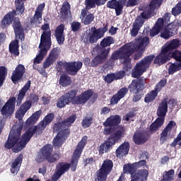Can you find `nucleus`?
Returning <instances> with one entry per match:
<instances>
[{"instance_id":"f257e3e1","label":"nucleus","mask_w":181,"mask_h":181,"mask_svg":"<svg viewBox=\"0 0 181 181\" xmlns=\"http://www.w3.org/2000/svg\"><path fill=\"white\" fill-rule=\"evenodd\" d=\"M31 107L32 102L27 100L23 103L16 112V118L18 121H21V122L19 124L13 126L8 139L4 145L6 149H12L13 152L15 153L21 152V151L26 146L28 142L30 141V138L33 136V134H35L37 129L36 126H33L28 129L21 138V134L23 128V121H22V119H23L25 115L30 110Z\"/></svg>"},{"instance_id":"f03ea898","label":"nucleus","mask_w":181,"mask_h":181,"mask_svg":"<svg viewBox=\"0 0 181 181\" xmlns=\"http://www.w3.org/2000/svg\"><path fill=\"white\" fill-rule=\"evenodd\" d=\"M180 42L178 40H173L168 42L162 49L161 53L155 59L154 63L156 64H163L172 57L178 62L171 64L168 68V74H175L176 71L181 70V52L175 50L180 46Z\"/></svg>"},{"instance_id":"7ed1b4c3","label":"nucleus","mask_w":181,"mask_h":181,"mask_svg":"<svg viewBox=\"0 0 181 181\" xmlns=\"http://www.w3.org/2000/svg\"><path fill=\"white\" fill-rule=\"evenodd\" d=\"M77 92L76 90H71V92L66 93L64 95L62 96L57 103V107L58 108H63L66 107L70 101L72 104H85L93 95L92 90H86L83 92L78 96H76Z\"/></svg>"},{"instance_id":"20e7f679","label":"nucleus","mask_w":181,"mask_h":181,"mask_svg":"<svg viewBox=\"0 0 181 181\" xmlns=\"http://www.w3.org/2000/svg\"><path fill=\"white\" fill-rule=\"evenodd\" d=\"M175 105L176 101L175 99H171L169 100L168 98H165L161 102L157 110V115L159 117L151 124V132L154 134V132L158 131V129H159V128L163 125V123L165 122V116L166 115V112H168V107H169V108H173V107Z\"/></svg>"},{"instance_id":"39448f33","label":"nucleus","mask_w":181,"mask_h":181,"mask_svg":"<svg viewBox=\"0 0 181 181\" xmlns=\"http://www.w3.org/2000/svg\"><path fill=\"white\" fill-rule=\"evenodd\" d=\"M74 121H76V115H72L64 122L54 126V131H59L52 141L54 147L60 148V146L63 145V142L66 141V136H67V134H69L67 128H69Z\"/></svg>"},{"instance_id":"423d86ee","label":"nucleus","mask_w":181,"mask_h":181,"mask_svg":"<svg viewBox=\"0 0 181 181\" xmlns=\"http://www.w3.org/2000/svg\"><path fill=\"white\" fill-rule=\"evenodd\" d=\"M163 0H152L150 3V10L146 12L144 11L141 13V16H139L134 25L133 28L131 31L132 36H136L138 35V32H139V29H141V26L144 25L145 22V19H148V18H151L152 15V11L153 9H156V8H159L160 5H162V2Z\"/></svg>"},{"instance_id":"0eeeda50","label":"nucleus","mask_w":181,"mask_h":181,"mask_svg":"<svg viewBox=\"0 0 181 181\" xmlns=\"http://www.w3.org/2000/svg\"><path fill=\"white\" fill-rule=\"evenodd\" d=\"M125 134V130L122 127H119L116 129L115 132L110 136V137L102 144L99 148V153L101 155L107 153L112 148L113 145H115V143L118 139L122 138Z\"/></svg>"},{"instance_id":"6e6552de","label":"nucleus","mask_w":181,"mask_h":181,"mask_svg":"<svg viewBox=\"0 0 181 181\" xmlns=\"http://www.w3.org/2000/svg\"><path fill=\"white\" fill-rule=\"evenodd\" d=\"M114 43V38L112 37H107L103 40L100 42L102 48L100 49V54L95 57L92 62L91 66H97V64H100V63H103L107 57H108V53H110V49H105L107 46L112 45Z\"/></svg>"},{"instance_id":"1a4fd4ad","label":"nucleus","mask_w":181,"mask_h":181,"mask_svg":"<svg viewBox=\"0 0 181 181\" xmlns=\"http://www.w3.org/2000/svg\"><path fill=\"white\" fill-rule=\"evenodd\" d=\"M108 30L107 27L102 28H95L92 27L90 29L86 30L83 36V42L85 43H95L99 39L104 36V33Z\"/></svg>"},{"instance_id":"9d476101","label":"nucleus","mask_w":181,"mask_h":181,"mask_svg":"<svg viewBox=\"0 0 181 181\" xmlns=\"http://www.w3.org/2000/svg\"><path fill=\"white\" fill-rule=\"evenodd\" d=\"M136 164H126L124 166V173H129L132 176V175H134L136 177L137 181H146L148 180V176H149V172L148 170H141L137 173H135L136 170V168H135Z\"/></svg>"},{"instance_id":"9b49d317","label":"nucleus","mask_w":181,"mask_h":181,"mask_svg":"<svg viewBox=\"0 0 181 181\" xmlns=\"http://www.w3.org/2000/svg\"><path fill=\"white\" fill-rule=\"evenodd\" d=\"M153 60V56H148L146 57L144 60H141L135 66L132 74V77H134V78H136L137 77H139V76L142 75L144 71H146V69L149 67V64L152 63Z\"/></svg>"},{"instance_id":"f8f14e48","label":"nucleus","mask_w":181,"mask_h":181,"mask_svg":"<svg viewBox=\"0 0 181 181\" xmlns=\"http://www.w3.org/2000/svg\"><path fill=\"white\" fill-rule=\"evenodd\" d=\"M86 144H87V136H83L81 141L78 143L77 148H76L71 161V170H76L77 168V161L80 158V155H81V152H83V149L84 146H86Z\"/></svg>"},{"instance_id":"ddd939ff","label":"nucleus","mask_w":181,"mask_h":181,"mask_svg":"<svg viewBox=\"0 0 181 181\" xmlns=\"http://www.w3.org/2000/svg\"><path fill=\"white\" fill-rule=\"evenodd\" d=\"M112 170V161L105 160L103 161L101 168L98 171V180L105 181L107 180V175Z\"/></svg>"},{"instance_id":"4468645a","label":"nucleus","mask_w":181,"mask_h":181,"mask_svg":"<svg viewBox=\"0 0 181 181\" xmlns=\"http://www.w3.org/2000/svg\"><path fill=\"white\" fill-rule=\"evenodd\" d=\"M121 122V118L119 116H111L107 118L105 122L104 123L105 129L104 134L105 135H110L114 132V128H115V125H118Z\"/></svg>"},{"instance_id":"2eb2a0df","label":"nucleus","mask_w":181,"mask_h":181,"mask_svg":"<svg viewBox=\"0 0 181 181\" xmlns=\"http://www.w3.org/2000/svg\"><path fill=\"white\" fill-rule=\"evenodd\" d=\"M16 104V98L15 97L10 98L1 110V115H4L6 118L11 117L15 112Z\"/></svg>"},{"instance_id":"dca6fc26","label":"nucleus","mask_w":181,"mask_h":181,"mask_svg":"<svg viewBox=\"0 0 181 181\" xmlns=\"http://www.w3.org/2000/svg\"><path fill=\"white\" fill-rule=\"evenodd\" d=\"M43 33L41 35L40 43L45 45L47 49H50L52 46V32L50 31V26L49 24H44L42 28Z\"/></svg>"},{"instance_id":"f3484780","label":"nucleus","mask_w":181,"mask_h":181,"mask_svg":"<svg viewBox=\"0 0 181 181\" xmlns=\"http://www.w3.org/2000/svg\"><path fill=\"white\" fill-rule=\"evenodd\" d=\"M135 50H136V47H135V44L134 43L127 44L123 47L122 52L124 53L125 56H123L122 59L124 60L123 63L124 66L131 62L129 56L130 54H132Z\"/></svg>"},{"instance_id":"a211bd4d","label":"nucleus","mask_w":181,"mask_h":181,"mask_svg":"<svg viewBox=\"0 0 181 181\" xmlns=\"http://www.w3.org/2000/svg\"><path fill=\"white\" fill-rule=\"evenodd\" d=\"M70 169V165L68 163H61L57 164V170L52 176V181H57L60 179L62 175L64 174L65 172H67Z\"/></svg>"},{"instance_id":"6ab92c4d","label":"nucleus","mask_w":181,"mask_h":181,"mask_svg":"<svg viewBox=\"0 0 181 181\" xmlns=\"http://www.w3.org/2000/svg\"><path fill=\"white\" fill-rule=\"evenodd\" d=\"M23 74H25V66L22 64H18L11 75L13 83H14V84L18 83L22 77H23Z\"/></svg>"},{"instance_id":"aec40b11","label":"nucleus","mask_w":181,"mask_h":181,"mask_svg":"<svg viewBox=\"0 0 181 181\" xmlns=\"http://www.w3.org/2000/svg\"><path fill=\"white\" fill-rule=\"evenodd\" d=\"M43 153H45L46 156L47 160H48L50 163H53V162H56L60 158L59 154L57 153H52V145L48 144L43 147Z\"/></svg>"},{"instance_id":"412c9836","label":"nucleus","mask_w":181,"mask_h":181,"mask_svg":"<svg viewBox=\"0 0 181 181\" xmlns=\"http://www.w3.org/2000/svg\"><path fill=\"white\" fill-rule=\"evenodd\" d=\"M23 159V156L20 154L14 160L11 162V173L12 175H18L21 166H22V160Z\"/></svg>"},{"instance_id":"4be33fe9","label":"nucleus","mask_w":181,"mask_h":181,"mask_svg":"<svg viewBox=\"0 0 181 181\" xmlns=\"http://www.w3.org/2000/svg\"><path fill=\"white\" fill-rule=\"evenodd\" d=\"M145 83L144 81H141L139 79L134 80L132 83L129 86V88L131 93H134V94H137L139 93L141 90H144V86Z\"/></svg>"},{"instance_id":"5701e85b","label":"nucleus","mask_w":181,"mask_h":181,"mask_svg":"<svg viewBox=\"0 0 181 181\" xmlns=\"http://www.w3.org/2000/svg\"><path fill=\"white\" fill-rule=\"evenodd\" d=\"M43 9H45V3L40 4L37 7L34 17L31 20V23H35V25H40V22H42V15Z\"/></svg>"},{"instance_id":"b1692460","label":"nucleus","mask_w":181,"mask_h":181,"mask_svg":"<svg viewBox=\"0 0 181 181\" xmlns=\"http://www.w3.org/2000/svg\"><path fill=\"white\" fill-rule=\"evenodd\" d=\"M81 67H83V63L80 62H71L66 64V70L68 71L69 74H72V76L77 74V71H78Z\"/></svg>"},{"instance_id":"393cba45","label":"nucleus","mask_w":181,"mask_h":181,"mask_svg":"<svg viewBox=\"0 0 181 181\" xmlns=\"http://www.w3.org/2000/svg\"><path fill=\"white\" fill-rule=\"evenodd\" d=\"M39 49L40 51L34 60L35 64H39V63L43 60L45 56L47 54V50H49L50 48H47L45 44L40 43Z\"/></svg>"},{"instance_id":"a878e982","label":"nucleus","mask_w":181,"mask_h":181,"mask_svg":"<svg viewBox=\"0 0 181 181\" xmlns=\"http://www.w3.org/2000/svg\"><path fill=\"white\" fill-rule=\"evenodd\" d=\"M13 26L16 33V39H21V40H23V28H22V26L21 25V21H19V18H15Z\"/></svg>"},{"instance_id":"bb28decb","label":"nucleus","mask_w":181,"mask_h":181,"mask_svg":"<svg viewBox=\"0 0 181 181\" xmlns=\"http://www.w3.org/2000/svg\"><path fill=\"white\" fill-rule=\"evenodd\" d=\"M127 93H128V88H123L120 89L118 93L112 96L110 100V104H112V105L118 104V101H119V100H121L122 98H124Z\"/></svg>"},{"instance_id":"cd10ccee","label":"nucleus","mask_w":181,"mask_h":181,"mask_svg":"<svg viewBox=\"0 0 181 181\" xmlns=\"http://www.w3.org/2000/svg\"><path fill=\"white\" fill-rule=\"evenodd\" d=\"M107 8H111V9H115L117 15L119 16L121 13H122V8H124V4H121L117 0H112L107 2Z\"/></svg>"},{"instance_id":"c85d7f7f","label":"nucleus","mask_w":181,"mask_h":181,"mask_svg":"<svg viewBox=\"0 0 181 181\" xmlns=\"http://www.w3.org/2000/svg\"><path fill=\"white\" fill-rule=\"evenodd\" d=\"M128 152H129V143L124 142L116 150V156L117 158H122V156L128 155Z\"/></svg>"},{"instance_id":"c756f323","label":"nucleus","mask_w":181,"mask_h":181,"mask_svg":"<svg viewBox=\"0 0 181 181\" xmlns=\"http://www.w3.org/2000/svg\"><path fill=\"white\" fill-rule=\"evenodd\" d=\"M30 88V81H28L25 85L21 89L17 98V105H21L22 104V101L25 98L26 95V93Z\"/></svg>"},{"instance_id":"7c9ffc66","label":"nucleus","mask_w":181,"mask_h":181,"mask_svg":"<svg viewBox=\"0 0 181 181\" xmlns=\"http://www.w3.org/2000/svg\"><path fill=\"white\" fill-rule=\"evenodd\" d=\"M148 136L146 133L144 132H136L134 136V141L137 145H141V144H144L148 141Z\"/></svg>"},{"instance_id":"2f4dec72","label":"nucleus","mask_w":181,"mask_h":181,"mask_svg":"<svg viewBox=\"0 0 181 181\" xmlns=\"http://www.w3.org/2000/svg\"><path fill=\"white\" fill-rule=\"evenodd\" d=\"M64 25L61 24L55 30V37L59 45H63L64 43Z\"/></svg>"},{"instance_id":"473e14b6","label":"nucleus","mask_w":181,"mask_h":181,"mask_svg":"<svg viewBox=\"0 0 181 181\" xmlns=\"http://www.w3.org/2000/svg\"><path fill=\"white\" fill-rule=\"evenodd\" d=\"M57 49H54L49 54V57L46 59V61L43 64L44 69H47L53 63H54L56 59H57Z\"/></svg>"},{"instance_id":"72a5a7b5","label":"nucleus","mask_w":181,"mask_h":181,"mask_svg":"<svg viewBox=\"0 0 181 181\" xmlns=\"http://www.w3.org/2000/svg\"><path fill=\"white\" fill-rule=\"evenodd\" d=\"M15 15L13 12L8 13L5 15L1 22V26L3 29L8 28L10 25L12 24Z\"/></svg>"},{"instance_id":"f704fd0d","label":"nucleus","mask_w":181,"mask_h":181,"mask_svg":"<svg viewBox=\"0 0 181 181\" xmlns=\"http://www.w3.org/2000/svg\"><path fill=\"white\" fill-rule=\"evenodd\" d=\"M81 19L84 25H90L94 21V15L90 13L86 10H83L81 13Z\"/></svg>"},{"instance_id":"c9c22d12","label":"nucleus","mask_w":181,"mask_h":181,"mask_svg":"<svg viewBox=\"0 0 181 181\" xmlns=\"http://www.w3.org/2000/svg\"><path fill=\"white\" fill-rule=\"evenodd\" d=\"M162 28H163V18H158L156 25L150 32V36H151V37L156 36V35L160 32Z\"/></svg>"},{"instance_id":"e433bc0d","label":"nucleus","mask_w":181,"mask_h":181,"mask_svg":"<svg viewBox=\"0 0 181 181\" xmlns=\"http://www.w3.org/2000/svg\"><path fill=\"white\" fill-rule=\"evenodd\" d=\"M40 115H42V110H40L36 111L26 120V124L35 125V124L37 122L39 118H40Z\"/></svg>"},{"instance_id":"4c0bfd02","label":"nucleus","mask_w":181,"mask_h":181,"mask_svg":"<svg viewBox=\"0 0 181 181\" xmlns=\"http://www.w3.org/2000/svg\"><path fill=\"white\" fill-rule=\"evenodd\" d=\"M107 0H86V6L87 9L95 8V5H104Z\"/></svg>"},{"instance_id":"58836bf2","label":"nucleus","mask_w":181,"mask_h":181,"mask_svg":"<svg viewBox=\"0 0 181 181\" xmlns=\"http://www.w3.org/2000/svg\"><path fill=\"white\" fill-rule=\"evenodd\" d=\"M10 53L14 54V56H19V42L16 40L11 42L9 45Z\"/></svg>"},{"instance_id":"ea45409f","label":"nucleus","mask_w":181,"mask_h":181,"mask_svg":"<svg viewBox=\"0 0 181 181\" xmlns=\"http://www.w3.org/2000/svg\"><path fill=\"white\" fill-rule=\"evenodd\" d=\"M148 43H149V38H148V37H143L139 39L136 42V45H138V50H144L145 47L148 46Z\"/></svg>"},{"instance_id":"a19ab883","label":"nucleus","mask_w":181,"mask_h":181,"mask_svg":"<svg viewBox=\"0 0 181 181\" xmlns=\"http://www.w3.org/2000/svg\"><path fill=\"white\" fill-rule=\"evenodd\" d=\"M59 84L62 87H69L71 84V79L67 75H62L59 79Z\"/></svg>"},{"instance_id":"79ce46f5","label":"nucleus","mask_w":181,"mask_h":181,"mask_svg":"<svg viewBox=\"0 0 181 181\" xmlns=\"http://www.w3.org/2000/svg\"><path fill=\"white\" fill-rule=\"evenodd\" d=\"M8 74V69L5 66H0V87L4 86V81L6 78V74Z\"/></svg>"},{"instance_id":"37998d69","label":"nucleus","mask_w":181,"mask_h":181,"mask_svg":"<svg viewBox=\"0 0 181 181\" xmlns=\"http://www.w3.org/2000/svg\"><path fill=\"white\" fill-rule=\"evenodd\" d=\"M160 37H163V39H169L170 36L173 35H175V33L173 31H170L168 30L166 28H163V27L161 28L160 30Z\"/></svg>"},{"instance_id":"c03bdc74","label":"nucleus","mask_w":181,"mask_h":181,"mask_svg":"<svg viewBox=\"0 0 181 181\" xmlns=\"http://www.w3.org/2000/svg\"><path fill=\"white\" fill-rule=\"evenodd\" d=\"M53 118H54V115L53 113H50L47 115L43 119V121L40 123L42 128H45L46 125H49L52 121H53Z\"/></svg>"},{"instance_id":"a18cd8bd","label":"nucleus","mask_w":181,"mask_h":181,"mask_svg":"<svg viewBox=\"0 0 181 181\" xmlns=\"http://www.w3.org/2000/svg\"><path fill=\"white\" fill-rule=\"evenodd\" d=\"M158 95V92L156 90H152L150 93H148L145 98V103H151L156 98V96Z\"/></svg>"},{"instance_id":"49530a36","label":"nucleus","mask_w":181,"mask_h":181,"mask_svg":"<svg viewBox=\"0 0 181 181\" xmlns=\"http://www.w3.org/2000/svg\"><path fill=\"white\" fill-rule=\"evenodd\" d=\"M60 12L62 16H67L70 13V4L68 2H64Z\"/></svg>"},{"instance_id":"de8ad7c7","label":"nucleus","mask_w":181,"mask_h":181,"mask_svg":"<svg viewBox=\"0 0 181 181\" xmlns=\"http://www.w3.org/2000/svg\"><path fill=\"white\" fill-rule=\"evenodd\" d=\"M177 28H179V21H175L170 23L165 28L170 32H173L175 35L176 33V30H177Z\"/></svg>"},{"instance_id":"09e8293b","label":"nucleus","mask_w":181,"mask_h":181,"mask_svg":"<svg viewBox=\"0 0 181 181\" xmlns=\"http://www.w3.org/2000/svg\"><path fill=\"white\" fill-rule=\"evenodd\" d=\"M173 176H175V170H170L169 171H166L163 174V178L161 181H170L173 179Z\"/></svg>"},{"instance_id":"8fccbe9b","label":"nucleus","mask_w":181,"mask_h":181,"mask_svg":"<svg viewBox=\"0 0 181 181\" xmlns=\"http://www.w3.org/2000/svg\"><path fill=\"white\" fill-rule=\"evenodd\" d=\"M170 135V132L167 129H164L163 132L160 134V144H164L165 142H166Z\"/></svg>"},{"instance_id":"3c124183","label":"nucleus","mask_w":181,"mask_h":181,"mask_svg":"<svg viewBox=\"0 0 181 181\" xmlns=\"http://www.w3.org/2000/svg\"><path fill=\"white\" fill-rule=\"evenodd\" d=\"M45 158H46V155L43 153V148H42L41 152H40L36 156L35 160L40 163V162H43L45 160Z\"/></svg>"},{"instance_id":"603ef678","label":"nucleus","mask_w":181,"mask_h":181,"mask_svg":"<svg viewBox=\"0 0 181 181\" xmlns=\"http://www.w3.org/2000/svg\"><path fill=\"white\" fill-rule=\"evenodd\" d=\"M91 122H93V119L91 117H86L83 120L82 125L83 128H88L91 125Z\"/></svg>"},{"instance_id":"864d4df0","label":"nucleus","mask_w":181,"mask_h":181,"mask_svg":"<svg viewBox=\"0 0 181 181\" xmlns=\"http://www.w3.org/2000/svg\"><path fill=\"white\" fill-rule=\"evenodd\" d=\"M105 81L106 83H112L113 81L116 80L115 78V74H107L105 78H104Z\"/></svg>"},{"instance_id":"5fc2aeb1","label":"nucleus","mask_w":181,"mask_h":181,"mask_svg":"<svg viewBox=\"0 0 181 181\" xmlns=\"http://www.w3.org/2000/svg\"><path fill=\"white\" fill-rule=\"evenodd\" d=\"M16 13L18 15H22L25 12V6L23 4H16Z\"/></svg>"},{"instance_id":"6e6d98bb","label":"nucleus","mask_w":181,"mask_h":181,"mask_svg":"<svg viewBox=\"0 0 181 181\" xmlns=\"http://www.w3.org/2000/svg\"><path fill=\"white\" fill-rule=\"evenodd\" d=\"M165 86H166V80H162L160 81L156 86V91H159V90H160V88H163V87H165Z\"/></svg>"},{"instance_id":"4d7b16f0","label":"nucleus","mask_w":181,"mask_h":181,"mask_svg":"<svg viewBox=\"0 0 181 181\" xmlns=\"http://www.w3.org/2000/svg\"><path fill=\"white\" fill-rule=\"evenodd\" d=\"M175 127H176V122L174 121H170L167 125V127L165 128V129L168 131V132H170V131L172 130V128H175Z\"/></svg>"},{"instance_id":"13d9d810","label":"nucleus","mask_w":181,"mask_h":181,"mask_svg":"<svg viewBox=\"0 0 181 181\" xmlns=\"http://www.w3.org/2000/svg\"><path fill=\"white\" fill-rule=\"evenodd\" d=\"M176 145L181 146V134H179L177 137L171 144V146H176Z\"/></svg>"},{"instance_id":"bf43d9fd","label":"nucleus","mask_w":181,"mask_h":181,"mask_svg":"<svg viewBox=\"0 0 181 181\" xmlns=\"http://www.w3.org/2000/svg\"><path fill=\"white\" fill-rule=\"evenodd\" d=\"M81 26V25L80 24V23L74 22L71 24L72 30H74V32H77V30H78V29H80Z\"/></svg>"},{"instance_id":"052dcab7","label":"nucleus","mask_w":181,"mask_h":181,"mask_svg":"<svg viewBox=\"0 0 181 181\" xmlns=\"http://www.w3.org/2000/svg\"><path fill=\"white\" fill-rule=\"evenodd\" d=\"M134 165H136L134 167L136 169H138V168H142V166H145V165H146V161L142 160L138 163H134Z\"/></svg>"},{"instance_id":"680f3d73","label":"nucleus","mask_w":181,"mask_h":181,"mask_svg":"<svg viewBox=\"0 0 181 181\" xmlns=\"http://www.w3.org/2000/svg\"><path fill=\"white\" fill-rule=\"evenodd\" d=\"M139 0H129L126 4V6H134L138 5Z\"/></svg>"},{"instance_id":"e2e57ef3","label":"nucleus","mask_w":181,"mask_h":181,"mask_svg":"<svg viewBox=\"0 0 181 181\" xmlns=\"http://www.w3.org/2000/svg\"><path fill=\"white\" fill-rule=\"evenodd\" d=\"M116 80H121L125 76V71H122L120 72H118L117 74H115Z\"/></svg>"},{"instance_id":"0e129e2a","label":"nucleus","mask_w":181,"mask_h":181,"mask_svg":"<svg viewBox=\"0 0 181 181\" xmlns=\"http://www.w3.org/2000/svg\"><path fill=\"white\" fill-rule=\"evenodd\" d=\"M42 101L44 105H47V104H49V103H50V98L43 96L42 98Z\"/></svg>"},{"instance_id":"69168bd1","label":"nucleus","mask_w":181,"mask_h":181,"mask_svg":"<svg viewBox=\"0 0 181 181\" xmlns=\"http://www.w3.org/2000/svg\"><path fill=\"white\" fill-rule=\"evenodd\" d=\"M110 113V109L108 107H103L100 111V115H107V114Z\"/></svg>"},{"instance_id":"338daca9","label":"nucleus","mask_w":181,"mask_h":181,"mask_svg":"<svg viewBox=\"0 0 181 181\" xmlns=\"http://www.w3.org/2000/svg\"><path fill=\"white\" fill-rule=\"evenodd\" d=\"M117 30H118V28L112 27L109 30V33H110V35H115V33H117Z\"/></svg>"},{"instance_id":"774afa93","label":"nucleus","mask_w":181,"mask_h":181,"mask_svg":"<svg viewBox=\"0 0 181 181\" xmlns=\"http://www.w3.org/2000/svg\"><path fill=\"white\" fill-rule=\"evenodd\" d=\"M141 98H142V96L141 95H136L133 98V101L134 103H136V102L139 101V100H141Z\"/></svg>"}]
</instances>
